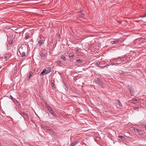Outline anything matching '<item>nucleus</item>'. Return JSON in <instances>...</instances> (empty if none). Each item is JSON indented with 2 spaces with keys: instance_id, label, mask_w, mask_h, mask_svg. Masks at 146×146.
<instances>
[{
  "instance_id": "f257e3e1",
  "label": "nucleus",
  "mask_w": 146,
  "mask_h": 146,
  "mask_svg": "<svg viewBox=\"0 0 146 146\" xmlns=\"http://www.w3.org/2000/svg\"><path fill=\"white\" fill-rule=\"evenodd\" d=\"M27 47L26 46H23L21 48H19V52L22 57H23L25 56V52L27 51Z\"/></svg>"
},
{
  "instance_id": "f03ea898",
  "label": "nucleus",
  "mask_w": 146,
  "mask_h": 146,
  "mask_svg": "<svg viewBox=\"0 0 146 146\" xmlns=\"http://www.w3.org/2000/svg\"><path fill=\"white\" fill-rule=\"evenodd\" d=\"M94 81L98 85L101 86H103V83L102 81L99 78H97Z\"/></svg>"
},
{
  "instance_id": "7ed1b4c3",
  "label": "nucleus",
  "mask_w": 146,
  "mask_h": 146,
  "mask_svg": "<svg viewBox=\"0 0 146 146\" xmlns=\"http://www.w3.org/2000/svg\"><path fill=\"white\" fill-rule=\"evenodd\" d=\"M39 38L40 39L38 40V44H39V46H41L42 45L43 42L44 40H43V39H44V38H42L41 37H40Z\"/></svg>"
},
{
  "instance_id": "20e7f679",
  "label": "nucleus",
  "mask_w": 146,
  "mask_h": 146,
  "mask_svg": "<svg viewBox=\"0 0 146 146\" xmlns=\"http://www.w3.org/2000/svg\"><path fill=\"white\" fill-rule=\"evenodd\" d=\"M134 130L135 131L137 132V133L139 134H143V132L139 129L134 128Z\"/></svg>"
},
{
  "instance_id": "39448f33",
  "label": "nucleus",
  "mask_w": 146,
  "mask_h": 146,
  "mask_svg": "<svg viewBox=\"0 0 146 146\" xmlns=\"http://www.w3.org/2000/svg\"><path fill=\"white\" fill-rule=\"evenodd\" d=\"M49 111L50 113L54 117H57V115L55 114V113H54L53 110H50Z\"/></svg>"
},
{
  "instance_id": "423d86ee",
  "label": "nucleus",
  "mask_w": 146,
  "mask_h": 146,
  "mask_svg": "<svg viewBox=\"0 0 146 146\" xmlns=\"http://www.w3.org/2000/svg\"><path fill=\"white\" fill-rule=\"evenodd\" d=\"M45 69L46 70V73L47 74L49 73L51 71V67L46 68Z\"/></svg>"
},
{
  "instance_id": "0eeeda50",
  "label": "nucleus",
  "mask_w": 146,
  "mask_h": 146,
  "mask_svg": "<svg viewBox=\"0 0 146 146\" xmlns=\"http://www.w3.org/2000/svg\"><path fill=\"white\" fill-rule=\"evenodd\" d=\"M47 74L45 69L43 70V71L41 72L40 74V76H44L45 75Z\"/></svg>"
},
{
  "instance_id": "6e6552de",
  "label": "nucleus",
  "mask_w": 146,
  "mask_h": 146,
  "mask_svg": "<svg viewBox=\"0 0 146 146\" xmlns=\"http://www.w3.org/2000/svg\"><path fill=\"white\" fill-rule=\"evenodd\" d=\"M78 15L80 17L83 18L85 16V15L84 13H82L81 12H80L78 14Z\"/></svg>"
},
{
  "instance_id": "1a4fd4ad",
  "label": "nucleus",
  "mask_w": 146,
  "mask_h": 146,
  "mask_svg": "<svg viewBox=\"0 0 146 146\" xmlns=\"http://www.w3.org/2000/svg\"><path fill=\"white\" fill-rule=\"evenodd\" d=\"M45 104L46 106V107L47 108V109L49 111H50V110H52V109L46 103Z\"/></svg>"
},
{
  "instance_id": "9d476101",
  "label": "nucleus",
  "mask_w": 146,
  "mask_h": 146,
  "mask_svg": "<svg viewBox=\"0 0 146 146\" xmlns=\"http://www.w3.org/2000/svg\"><path fill=\"white\" fill-rule=\"evenodd\" d=\"M119 41L118 40H116L115 41H111V43L112 44H114L117 43Z\"/></svg>"
},
{
  "instance_id": "9b49d317",
  "label": "nucleus",
  "mask_w": 146,
  "mask_h": 146,
  "mask_svg": "<svg viewBox=\"0 0 146 146\" xmlns=\"http://www.w3.org/2000/svg\"><path fill=\"white\" fill-rule=\"evenodd\" d=\"M50 133L51 134H52L53 136L55 135L56 133H55L51 129H50Z\"/></svg>"
},
{
  "instance_id": "f8f14e48",
  "label": "nucleus",
  "mask_w": 146,
  "mask_h": 146,
  "mask_svg": "<svg viewBox=\"0 0 146 146\" xmlns=\"http://www.w3.org/2000/svg\"><path fill=\"white\" fill-rule=\"evenodd\" d=\"M116 62H117L115 64V65L118 66L119 64H121L122 63V62L121 60H118Z\"/></svg>"
},
{
  "instance_id": "ddd939ff",
  "label": "nucleus",
  "mask_w": 146,
  "mask_h": 146,
  "mask_svg": "<svg viewBox=\"0 0 146 146\" xmlns=\"http://www.w3.org/2000/svg\"><path fill=\"white\" fill-rule=\"evenodd\" d=\"M20 113L22 116L23 115L26 116H27V114L24 112H21Z\"/></svg>"
},
{
  "instance_id": "4468645a",
  "label": "nucleus",
  "mask_w": 146,
  "mask_h": 146,
  "mask_svg": "<svg viewBox=\"0 0 146 146\" xmlns=\"http://www.w3.org/2000/svg\"><path fill=\"white\" fill-rule=\"evenodd\" d=\"M34 73V72H30L29 73V79L33 75V74Z\"/></svg>"
},
{
  "instance_id": "2eb2a0df",
  "label": "nucleus",
  "mask_w": 146,
  "mask_h": 146,
  "mask_svg": "<svg viewBox=\"0 0 146 146\" xmlns=\"http://www.w3.org/2000/svg\"><path fill=\"white\" fill-rule=\"evenodd\" d=\"M40 56L41 57H42L43 58L45 59V58L46 57V56L44 54L42 53H41L40 54Z\"/></svg>"
},
{
  "instance_id": "dca6fc26",
  "label": "nucleus",
  "mask_w": 146,
  "mask_h": 146,
  "mask_svg": "<svg viewBox=\"0 0 146 146\" xmlns=\"http://www.w3.org/2000/svg\"><path fill=\"white\" fill-rule=\"evenodd\" d=\"M76 140V141H74L73 142L70 144V145H71V146H74L75 145V144L77 143Z\"/></svg>"
},
{
  "instance_id": "f3484780",
  "label": "nucleus",
  "mask_w": 146,
  "mask_h": 146,
  "mask_svg": "<svg viewBox=\"0 0 146 146\" xmlns=\"http://www.w3.org/2000/svg\"><path fill=\"white\" fill-rule=\"evenodd\" d=\"M117 107L119 108V107H122V105L121 104V103L119 102V104H117Z\"/></svg>"
},
{
  "instance_id": "a211bd4d",
  "label": "nucleus",
  "mask_w": 146,
  "mask_h": 146,
  "mask_svg": "<svg viewBox=\"0 0 146 146\" xmlns=\"http://www.w3.org/2000/svg\"><path fill=\"white\" fill-rule=\"evenodd\" d=\"M119 137L123 141H125L126 139V138L121 135L119 136Z\"/></svg>"
},
{
  "instance_id": "6ab92c4d",
  "label": "nucleus",
  "mask_w": 146,
  "mask_h": 146,
  "mask_svg": "<svg viewBox=\"0 0 146 146\" xmlns=\"http://www.w3.org/2000/svg\"><path fill=\"white\" fill-rule=\"evenodd\" d=\"M60 58L64 60H66L65 57L63 55H61L60 56Z\"/></svg>"
},
{
  "instance_id": "aec40b11",
  "label": "nucleus",
  "mask_w": 146,
  "mask_h": 146,
  "mask_svg": "<svg viewBox=\"0 0 146 146\" xmlns=\"http://www.w3.org/2000/svg\"><path fill=\"white\" fill-rule=\"evenodd\" d=\"M76 61L78 63H81L83 62V61L82 60L80 59L77 60H76Z\"/></svg>"
},
{
  "instance_id": "412c9836",
  "label": "nucleus",
  "mask_w": 146,
  "mask_h": 146,
  "mask_svg": "<svg viewBox=\"0 0 146 146\" xmlns=\"http://www.w3.org/2000/svg\"><path fill=\"white\" fill-rule=\"evenodd\" d=\"M9 98L12 100L13 101V102H14V100H15L14 99V98L11 96H9Z\"/></svg>"
},
{
  "instance_id": "4be33fe9",
  "label": "nucleus",
  "mask_w": 146,
  "mask_h": 146,
  "mask_svg": "<svg viewBox=\"0 0 146 146\" xmlns=\"http://www.w3.org/2000/svg\"><path fill=\"white\" fill-rule=\"evenodd\" d=\"M68 56L69 58H71L73 57L74 56V55L71 53H70L69 54Z\"/></svg>"
},
{
  "instance_id": "5701e85b",
  "label": "nucleus",
  "mask_w": 146,
  "mask_h": 146,
  "mask_svg": "<svg viewBox=\"0 0 146 146\" xmlns=\"http://www.w3.org/2000/svg\"><path fill=\"white\" fill-rule=\"evenodd\" d=\"M119 73L121 74L124 75L125 74V73H124V72H123L121 71H119Z\"/></svg>"
},
{
  "instance_id": "b1692460",
  "label": "nucleus",
  "mask_w": 146,
  "mask_h": 146,
  "mask_svg": "<svg viewBox=\"0 0 146 146\" xmlns=\"http://www.w3.org/2000/svg\"><path fill=\"white\" fill-rule=\"evenodd\" d=\"M13 40H8L9 44H12L13 43Z\"/></svg>"
},
{
  "instance_id": "393cba45",
  "label": "nucleus",
  "mask_w": 146,
  "mask_h": 146,
  "mask_svg": "<svg viewBox=\"0 0 146 146\" xmlns=\"http://www.w3.org/2000/svg\"><path fill=\"white\" fill-rule=\"evenodd\" d=\"M29 36L27 35H25V39L26 40V39H28V38H29Z\"/></svg>"
},
{
  "instance_id": "a878e982",
  "label": "nucleus",
  "mask_w": 146,
  "mask_h": 146,
  "mask_svg": "<svg viewBox=\"0 0 146 146\" xmlns=\"http://www.w3.org/2000/svg\"><path fill=\"white\" fill-rule=\"evenodd\" d=\"M129 91L131 94H133L134 93L132 89H130Z\"/></svg>"
},
{
  "instance_id": "bb28decb",
  "label": "nucleus",
  "mask_w": 146,
  "mask_h": 146,
  "mask_svg": "<svg viewBox=\"0 0 146 146\" xmlns=\"http://www.w3.org/2000/svg\"><path fill=\"white\" fill-rule=\"evenodd\" d=\"M139 107H135V110H136L137 111H139Z\"/></svg>"
},
{
  "instance_id": "cd10ccee",
  "label": "nucleus",
  "mask_w": 146,
  "mask_h": 146,
  "mask_svg": "<svg viewBox=\"0 0 146 146\" xmlns=\"http://www.w3.org/2000/svg\"><path fill=\"white\" fill-rule=\"evenodd\" d=\"M146 17V13L144 14L143 16H140V17Z\"/></svg>"
},
{
  "instance_id": "c85d7f7f",
  "label": "nucleus",
  "mask_w": 146,
  "mask_h": 146,
  "mask_svg": "<svg viewBox=\"0 0 146 146\" xmlns=\"http://www.w3.org/2000/svg\"><path fill=\"white\" fill-rule=\"evenodd\" d=\"M51 86L53 88H55V87H54V84L53 83L51 84Z\"/></svg>"
},
{
  "instance_id": "c756f323",
  "label": "nucleus",
  "mask_w": 146,
  "mask_h": 146,
  "mask_svg": "<svg viewBox=\"0 0 146 146\" xmlns=\"http://www.w3.org/2000/svg\"><path fill=\"white\" fill-rule=\"evenodd\" d=\"M96 64L97 65H98L100 64V62H99V61H98L96 62Z\"/></svg>"
},
{
  "instance_id": "7c9ffc66",
  "label": "nucleus",
  "mask_w": 146,
  "mask_h": 146,
  "mask_svg": "<svg viewBox=\"0 0 146 146\" xmlns=\"http://www.w3.org/2000/svg\"><path fill=\"white\" fill-rule=\"evenodd\" d=\"M143 128L144 127L145 128V129L146 130V126L145 125H143Z\"/></svg>"
},
{
  "instance_id": "2f4dec72",
  "label": "nucleus",
  "mask_w": 146,
  "mask_h": 146,
  "mask_svg": "<svg viewBox=\"0 0 146 146\" xmlns=\"http://www.w3.org/2000/svg\"><path fill=\"white\" fill-rule=\"evenodd\" d=\"M110 65L113 66V65H115V64L114 62H113L112 63L110 64Z\"/></svg>"
},
{
  "instance_id": "473e14b6",
  "label": "nucleus",
  "mask_w": 146,
  "mask_h": 146,
  "mask_svg": "<svg viewBox=\"0 0 146 146\" xmlns=\"http://www.w3.org/2000/svg\"><path fill=\"white\" fill-rule=\"evenodd\" d=\"M45 129L47 130H50V129L48 127H47Z\"/></svg>"
},
{
  "instance_id": "72a5a7b5",
  "label": "nucleus",
  "mask_w": 146,
  "mask_h": 146,
  "mask_svg": "<svg viewBox=\"0 0 146 146\" xmlns=\"http://www.w3.org/2000/svg\"><path fill=\"white\" fill-rule=\"evenodd\" d=\"M57 63L58 64H61V61H60L59 60V61H57Z\"/></svg>"
},
{
  "instance_id": "f704fd0d",
  "label": "nucleus",
  "mask_w": 146,
  "mask_h": 146,
  "mask_svg": "<svg viewBox=\"0 0 146 146\" xmlns=\"http://www.w3.org/2000/svg\"><path fill=\"white\" fill-rule=\"evenodd\" d=\"M118 58L119 59V60H121H121L122 59V57H119Z\"/></svg>"
},
{
  "instance_id": "c9c22d12",
  "label": "nucleus",
  "mask_w": 146,
  "mask_h": 146,
  "mask_svg": "<svg viewBox=\"0 0 146 146\" xmlns=\"http://www.w3.org/2000/svg\"><path fill=\"white\" fill-rule=\"evenodd\" d=\"M47 126H44L43 127H42V128L44 129H46V128Z\"/></svg>"
},
{
  "instance_id": "e433bc0d",
  "label": "nucleus",
  "mask_w": 146,
  "mask_h": 146,
  "mask_svg": "<svg viewBox=\"0 0 146 146\" xmlns=\"http://www.w3.org/2000/svg\"><path fill=\"white\" fill-rule=\"evenodd\" d=\"M4 58H5V59H7V58H8V57L7 56H4Z\"/></svg>"
},
{
  "instance_id": "4c0bfd02",
  "label": "nucleus",
  "mask_w": 146,
  "mask_h": 146,
  "mask_svg": "<svg viewBox=\"0 0 146 146\" xmlns=\"http://www.w3.org/2000/svg\"><path fill=\"white\" fill-rule=\"evenodd\" d=\"M133 100L134 101H137V100L135 98H133Z\"/></svg>"
},
{
  "instance_id": "58836bf2",
  "label": "nucleus",
  "mask_w": 146,
  "mask_h": 146,
  "mask_svg": "<svg viewBox=\"0 0 146 146\" xmlns=\"http://www.w3.org/2000/svg\"><path fill=\"white\" fill-rule=\"evenodd\" d=\"M116 60H117V61L119 60V59L118 58V57L116 58Z\"/></svg>"
},
{
  "instance_id": "ea45409f",
  "label": "nucleus",
  "mask_w": 146,
  "mask_h": 146,
  "mask_svg": "<svg viewBox=\"0 0 146 146\" xmlns=\"http://www.w3.org/2000/svg\"><path fill=\"white\" fill-rule=\"evenodd\" d=\"M54 81H53V80H52L51 81V84H52V83H53V84H54Z\"/></svg>"
},
{
  "instance_id": "a19ab883",
  "label": "nucleus",
  "mask_w": 146,
  "mask_h": 146,
  "mask_svg": "<svg viewBox=\"0 0 146 146\" xmlns=\"http://www.w3.org/2000/svg\"><path fill=\"white\" fill-rule=\"evenodd\" d=\"M116 59V58H114L113 59H112L111 60H113V61H115V60H116V59Z\"/></svg>"
},
{
  "instance_id": "79ce46f5",
  "label": "nucleus",
  "mask_w": 146,
  "mask_h": 146,
  "mask_svg": "<svg viewBox=\"0 0 146 146\" xmlns=\"http://www.w3.org/2000/svg\"><path fill=\"white\" fill-rule=\"evenodd\" d=\"M75 51H76V53H78V50H75Z\"/></svg>"
},
{
  "instance_id": "37998d69",
  "label": "nucleus",
  "mask_w": 146,
  "mask_h": 146,
  "mask_svg": "<svg viewBox=\"0 0 146 146\" xmlns=\"http://www.w3.org/2000/svg\"><path fill=\"white\" fill-rule=\"evenodd\" d=\"M128 88L129 89V90H130V89H131V88H130V87L129 86H128Z\"/></svg>"
},
{
  "instance_id": "c03bdc74",
  "label": "nucleus",
  "mask_w": 146,
  "mask_h": 146,
  "mask_svg": "<svg viewBox=\"0 0 146 146\" xmlns=\"http://www.w3.org/2000/svg\"><path fill=\"white\" fill-rule=\"evenodd\" d=\"M30 145V146H35L34 145Z\"/></svg>"
},
{
  "instance_id": "a18cd8bd",
  "label": "nucleus",
  "mask_w": 146,
  "mask_h": 146,
  "mask_svg": "<svg viewBox=\"0 0 146 146\" xmlns=\"http://www.w3.org/2000/svg\"><path fill=\"white\" fill-rule=\"evenodd\" d=\"M124 22H127V21H124Z\"/></svg>"
},
{
  "instance_id": "49530a36",
  "label": "nucleus",
  "mask_w": 146,
  "mask_h": 146,
  "mask_svg": "<svg viewBox=\"0 0 146 146\" xmlns=\"http://www.w3.org/2000/svg\"><path fill=\"white\" fill-rule=\"evenodd\" d=\"M0 146H2L1 145V144L0 143Z\"/></svg>"
},
{
  "instance_id": "de8ad7c7",
  "label": "nucleus",
  "mask_w": 146,
  "mask_h": 146,
  "mask_svg": "<svg viewBox=\"0 0 146 146\" xmlns=\"http://www.w3.org/2000/svg\"><path fill=\"white\" fill-rule=\"evenodd\" d=\"M107 66H110V65H109V64H108V65Z\"/></svg>"
}]
</instances>
